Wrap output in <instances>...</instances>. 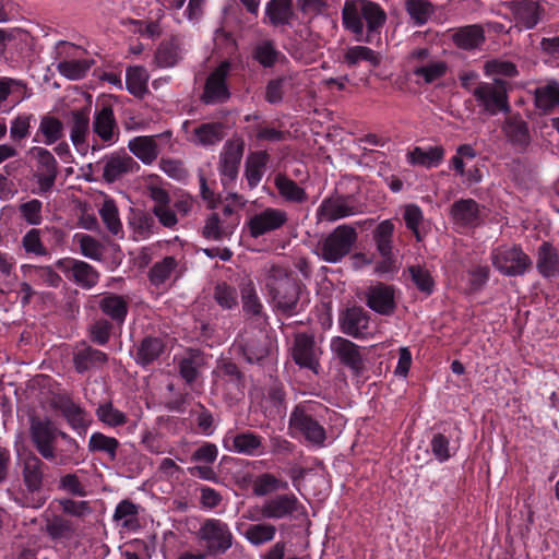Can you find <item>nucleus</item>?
<instances>
[{
  "instance_id": "1",
  "label": "nucleus",
  "mask_w": 559,
  "mask_h": 559,
  "mask_svg": "<svg viewBox=\"0 0 559 559\" xmlns=\"http://www.w3.org/2000/svg\"><path fill=\"white\" fill-rule=\"evenodd\" d=\"M329 408L316 401H305L297 404L288 419L289 435L294 438H304L317 448H323L328 439L324 428L325 415Z\"/></svg>"
},
{
  "instance_id": "2",
  "label": "nucleus",
  "mask_w": 559,
  "mask_h": 559,
  "mask_svg": "<svg viewBox=\"0 0 559 559\" xmlns=\"http://www.w3.org/2000/svg\"><path fill=\"white\" fill-rule=\"evenodd\" d=\"M263 281L276 309L288 314L297 311L300 286L286 269L277 265L266 266Z\"/></svg>"
},
{
  "instance_id": "3",
  "label": "nucleus",
  "mask_w": 559,
  "mask_h": 559,
  "mask_svg": "<svg viewBox=\"0 0 559 559\" xmlns=\"http://www.w3.org/2000/svg\"><path fill=\"white\" fill-rule=\"evenodd\" d=\"M386 14L376 2L369 0H346L342 9L344 27L359 40L365 25L368 33L378 32L385 23Z\"/></svg>"
},
{
  "instance_id": "4",
  "label": "nucleus",
  "mask_w": 559,
  "mask_h": 559,
  "mask_svg": "<svg viewBox=\"0 0 559 559\" xmlns=\"http://www.w3.org/2000/svg\"><path fill=\"white\" fill-rule=\"evenodd\" d=\"M356 239L354 227L340 225L318 241L314 253L324 262L338 263L350 252Z\"/></svg>"
},
{
  "instance_id": "5",
  "label": "nucleus",
  "mask_w": 559,
  "mask_h": 559,
  "mask_svg": "<svg viewBox=\"0 0 559 559\" xmlns=\"http://www.w3.org/2000/svg\"><path fill=\"white\" fill-rule=\"evenodd\" d=\"M473 96L480 110L490 116L510 111L508 83L503 80L477 83Z\"/></svg>"
},
{
  "instance_id": "6",
  "label": "nucleus",
  "mask_w": 559,
  "mask_h": 559,
  "mask_svg": "<svg viewBox=\"0 0 559 559\" xmlns=\"http://www.w3.org/2000/svg\"><path fill=\"white\" fill-rule=\"evenodd\" d=\"M66 235L59 228H31L21 238L20 247L26 257H49L64 243Z\"/></svg>"
},
{
  "instance_id": "7",
  "label": "nucleus",
  "mask_w": 559,
  "mask_h": 559,
  "mask_svg": "<svg viewBox=\"0 0 559 559\" xmlns=\"http://www.w3.org/2000/svg\"><path fill=\"white\" fill-rule=\"evenodd\" d=\"M60 431L49 418L31 417L29 436L38 453L47 461L57 460L56 441Z\"/></svg>"
},
{
  "instance_id": "8",
  "label": "nucleus",
  "mask_w": 559,
  "mask_h": 559,
  "mask_svg": "<svg viewBox=\"0 0 559 559\" xmlns=\"http://www.w3.org/2000/svg\"><path fill=\"white\" fill-rule=\"evenodd\" d=\"M492 265L506 276L523 275L532 265L531 258L519 246H500L491 252Z\"/></svg>"
},
{
  "instance_id": "9",
  "label": "nucleus",
  "mask_w": 559,
  "mask_h": 559,
  "mask_svg": "<svg viewBox=\"0 0 559 559\" xmlns=\"http://www.w3.org/2000/svg\"><path fill=\"white\" fill-rule=\"evenodd\" d=\"M198 537L210 555L225 554L234 540L228 524L218 519L205 520L198 531Z\"/></svg>"
},
{
  "instance_id": "10",
  "label": "nucleus",
  "mask_w": 559,
  "mask_h": 559,
  "mask_svg": "<svg viewBox=\"0 0 559 559\" xmlns=\"http://www.w3.org/2000/svg\"><path fill=\"white\" fill-rule=\"evenodd\" d=\"M243 152L245 142L241 139H231L224 144L217 166L224 188H229L236 181Z\"/></svg>"
},
{
  "instance_id": "11",
  "label": "nucleus",
  "mask_w": 559,
  "mask_h": 559,
  "mask_svg": "<svg viewBox=\"0 0 559 559\" xmlns=\"http://www.w3.org/2000/svg\"><path fill=\"white\" fill-rule=\"evenodd\" d=\"M229 60L222 61L207 76L201 100L206 105L226 103L230 92L226 79L231 70Z\"/></svg>"
},
{
  "instance_id": "12",
  "label": "nucleus",
  "mask_w": 559,
  "mask_h": 559,
  "mask_svg": "<svg viewBox=\"0 0 559 559\" xmlns=\"http://www.w3.org/2000/svg\"><path fill=\"white\" fill-rule=\"evenodd\" d=\"M322 350L310 334L299 333L294 338L292 357L300 367L311 370L314 374L320 370Z\"/></svg>"
},
{
  "instance_id": "13",
  "label": "nucleus",
  "mask_w": 559,
  "mask_h": 559,
  "mask_svg": "<svg viewBox=\"0 0 559 559\" xmlns=\"http://www.w3.org/2000/svg\"><path fill=\"white\" fill-rule=\"evenodd\" d=\"M288 214L278 207H265L252 215L247 222L251 237L259 238L263 235L281 229L286 225Z\"/></svg>"
},
{
  "instance_id": "14",
  "label": "nucleus",
  "mask_w": 559,
  "mask_h": 559,
  "mask_svg": "<svg viewBox=\"0 0 559 559\" xmlns=\"http://www.w3.org/2000/svg\"><path fill=\"white\" fill-rule=\"evenodd\" d=\"M27 155L36 162V180L41 191L50 190L58 176V163L50 151L43 146H33Z\"/></svg>"
},
{
  "instance_id": "15",
  "label": "nucleus",
  "mask_w": 559,
  "mask_h": 559,
  "mask_svg": "<svg viewBox=\"0 0 559 559\" xmlns=\"http://www.w3.org/2000/svg\"><path fill=\"white\" fill-rule=\"evenodd\" d=\"M186 140L197 146H213L225 138V127L221 122H204L192 127L190 121L182 123Z\"/></svg>"
},
{
  "instance_id": "16",
  "label": "nucleus",
  "mask_w": 559,
  "mask_h": 559,
  "mask_svg": "<svg viewBox=\"0 0 559 559\" xmlns=\"http://www.w3.org/2000/svg\"><path fill=\"white\" fill-rule=\"evenodd\" d=\"M223 447L228 452L257 456L263 453L262 438L250 431L236 433L227 431L223 438Z\"/></svg>"
},
{
  "instance_id": "17",
  "label": "nucleus",
  "mask_w": 559,
  "mask_h": 559,
  "mask_svg": "<svg viewBox=\"0 0 559 559\" xmlns=\"http://www.w3.org/2000/svg\"><path fill=\"white\" fill-rule=\"evenodd\" d=\"M55 266L64 273H71V278L83 288L94 287L98 280V272L88 263L71 258L59 259Z\"/></svg>"
},
{
  "instance_id": "18",
  "label": "nucleus",
  "mask_w": 559,
  "mask_h": 559,
  "mask_svg": "<svg viewBox=\"0 0 559 559\" xmlns=\"http://www.w3.org/2000/svg\"><path fill=\"white\" fill-rule=\"evenodd\" d=\"M333 355L354 373L360 374L365 368L359 346L342 336H334L330 343Z\"/></svg>"
},
{
  "instance_id": "19",
  "label": "nucleus",
  "mask_w": 559,
  "mask_h": 559,
  "mask_svg": "<svg viewBox=\"0 0 559 559\" xmlns=\"http://www.w3.org/2000/svg\"><path fill=\"white\" fill-rule=\"evenodd\" d=\"M92 130L94 134L106 145L115 144L119 139V127L116 121L114 109L104 106L96 110L93 117Z\"/></svg>"
},
{
  "instance_id": "20",
  "label": "nucleus",
  "mask_w": 559,
  "mask_h": 559,
  "mask_svg": "<svg viewBox=\"0 0 559 559\" xmlns=\"http://www.w3.org/2000/svg\"><path fill=\"white\" fill-rule=\"evenodd\" d=\"M508 7L516 22L526 29L535 27L542 21L545 10L536 0H512Z\"/></svg>"
},
{
  "instance_id": "21",
  "label": "nucleus",
  "mask_w": 559,
  "mask_h": 559,
  "mask_svg": "<svg viewBox=\"0 0 559 559\" xmlns=\"http://www.w3.org/2000/svg\"><path fill=\"white\" fill-rule=\"evenodd\" d=\"M370 319L362 308H348L340 318V326L343 333L355 338H366L371 332Z\"/></svg>"
},
{
  "instance_id": "22",
  "label": "nucleus",
  "mask_w": 559,
  "mask_h": 559,
  "mask_svg": "<svg viewBox=\"0 0 559 559\" xmlns=\"http://www.w3.org/2000/svg\"><path fill=\"white\" fill-rule=\"evenodd\" d=\"M300 507L301 504L295 495H278L262 504L263 519L281 520L289 518L297 513Z\"/></svg>"
},
{
  "instance_id": "23",
  "label": "nucleus",
  "mask_w": 559,
  "mask_h": 559,
  "mask_svg": "<svg viewBox=\"0 0 559 559\" xmlns=\"http://www.w3.org/2000/svg\"><path fill=\"white\" fill-rule=\"evenodd\" d=\"M355 213V207L347 198L336 195L324 199L317 209L316 216L319 222H335Z\"/></svg>"
},
{
  "instance_id": "24",
  "label": "nucleus",
  "mask_w": 559,
  "mask_h": 559,
  "mask_svg": "<svg viewBox=\"0 0 559 559\" xmlns=\"http://www.w3.org/2000/svg\"><path fill=\"white\" fill-rule=\"evenodd\" d=\"M138 168V163L127 153L110 154L103 159V178L107 182H114Z\"/></svg>"
},
{
  "instance_id": "25",
  "label": "nucleus",
  "mask_w": 559,
  "mask_h": 559,
  "mask_svg": "<svg viewBox=\"0 0 559 559\" xmlns=\"http://www.w3.org/2000/svg\"><path fill=\"white\" fill-rule=\"evenodd\" d=\"M52 406L61 412L73 429L80 430L87 427L90 421L87 413L69 396L58 395L53 399Z\"/></svg>"
},
{
  "instance_id": "26",
  "label": "nucleus",
  "mask_w": 559,
  "mask_h": 559,
  "mask_svg": "<svg viewBox=\"0 0 559 559\" xmlns=\"http://www.w3.org/2000/svg\"><path fill=\"white\" fill-rule=\"evenodd\" d=\"M502 132L510 143L525 147L531 141L527 122L520 114H510L502 124Z\"/></svg>"
},
{
  "instance_id": "27",
  "label": "nucleus",
  "mask_w": 559,
  "mask_h": 559,
  "mask_svg": "<svg viewBox=\"0 0 559 559\" xmlns=\"http://www.w3.org/2000/svg\"><path fill=\"white\" fill-rule=\"evenodd\" d=\"M367 305L380 314H391L395 309L393 288L383 284L370 287L367 293Z\"/></svg>"
},
{
  "instance_id": "28",
  "label": "nucleus",
  "mask_w": 559,
  "mask_h": 559,
  "mask_svg": "<svg viewBox=\"0 0 559 559\" xmlns=\"http://www.w3.org/2000/svg\"><path fill=\"white\" fill-rule=\"evenodd\" d=\"M536 269L546 278L559 275V252L548 241H544L537 249Z\"/></svg>"
},
{
  "instance_id": "29",
  "label": "nucleus",
  "mask_w": 559,
  "mask_h": 559,
  "mask_svg": "<svg viewBox=\"0 0 559 559\" xmlns=\"http://www.w3.org/2000/svg\"><path fill=\"white\" fill-rule=\"evenodd\" d=\"M451 216L456 225L474 227L479 224V205L473 199L455 201L451 207Z\"/></svg>"
},
{
  "instance_id": "30",
  "label": "nucleus",
  "mask_w": 559,
  "mask_h": 559,
  "mask_svg": "<svg viewBox=\"0 0 559 559\" xmlns=\"http://www.w3.org/2000/svg\"><path fill=\"white\" fill-rule=\"evenodd\" d=\"M270 156L265 151L250 153L245 162V178L250 189H254L261 182Z\"/></svg>"
},
{
  "instance_id": "31",
  "label": "nucleus",
  "mask_w": 559,
  "mask_h": 559,
  "mask_svg": "<svg viewBox=\"0 0 559 559\" xmlns=\"http://www.w3.org/2000/svg\"><path fill=\"white\" fill-rule=\"evenodd\" d=\"M129 151L144 165H151L159 155L155 135H140L128 143Z\"/></svg>"
},
{
  "instance_id": "32",
  "label": "nucleus",
  "mask_w": 559,
  "mask_h": 559,
  "mask_svg": "<svg viewBox=\"0 0 559 559\" xmlns=\"http://www.w3.org/2000/svg\"><path fill=\"white\" fill-rule=\"evenodd\" d=\"M99 309L104 314L109 317L118 325H122L126 321L129 304L126 297L108 293L99 300Z\"/></svg>"
},
{
  "instance_id": "33",
  "label": "nucleus",
  "mask_w": 559,
  "mask_h": 559,
  "mask_svg": "<svg viewBox=\"0 0 559 559\" xmlns=\"http://www.w3.org/2000/svg\"><path fill=\"white\" fill-rule=\"evenodd\" d=\"M64 133L63 123L57 117L45 115L40 118L34 142L52 145L62 139Z\"/></svg>"
},
{
  "instance_id": "34",
  "label": "nucleus",
  "mask_w": 559,
  "mask_h": 559,
  "mask_svg": "<svg viewBox=\"0 0 559 559\" xmlns=\"http://www.w3.org/2000/svg\"><path fill=\"white\" fill-rule=\"evenodd\" d=\"M444 157V148L440 145L429 146L427 148L416 146L406 155L408 164L421 166L425 168L437 167Z\"/></svg>"
},
{
  "instance_id": "35",
  "label": "nucleus",
  "mask_w": 559,
  "mask_h": 559,
  "mask_svg": "<svg viewBox=\"0 0 559 559\" xmlns=\"http://www.w3.org/2000/svg\"><path fill=\"white\" fill-rule=\"evenodd\" d=\"M107 361V355L96 348L83 346L78 348L73 356L75 370L83 373L93 368H99Z\"/></svg>"
},
{
  "instance_id": "36",
  "label": "nucleus",
  "mask_w": 559,
  "mask_h": 559,
  "mask_svg": "<svg viewBox=\"0 0 559 559\" xmlns=\"http://www.w3.org/2000/svg\"><path fill=\"white\" fill-rule=\"evenodd\" d=\"M236 230V222H225L219 213H212L205 221L203 236L206 239L221 241L229 238Z\"/></svg>"
},
{
  "instance_id": "37",
  "label": "nucleus",
  "mask_w": 559,
  "mask_h": 559,
  "mask_svg": "<svg viewBox=\"0 0 559 559\" xmlns=\"http://www.w3.org/2000/svg\"><path fill=\"white\" fill-rule=\"evenodd\" d=\"M178 371L180 377L187 382L192 383L199 377L200 369L204 365L203 355L197 349H188L178 359Z\"/></svg>"
},
{
  "instance_id": "38",
  "label": "nucleus",
  "mask_w": 559,
  "mask_h": 559,
  "mask_svg": "<svg viewBox=\"0 0 559 559\" xmlns=\"http://www.w3.org/2000/svg\"><path fill=\"white\" fill-rule=\"evenodd\" d=\"M21 272L24 276L33 277L38 284L47 287L57 288L62 283L61 276L52 265L22 264Z\"/></svg>"
},
{
  "instance_id": "39",
  "label": "nucleus",
  "mask_w": 559,
  "mask_h": 559,
  "mask_svg": "<svg viewBox=\"0 0 559 559\" xmlns=\"http://www.w3.org/2000/svg\"><path fill=\"white\" fill-rule=\"evenodd\" d=\"M90 134V115L85 109L74 110L70 114V140L75 147L85 144Z\"/></svg>"
},
{
  "instance_id": "40",
  "label": "nucleus",
  "mask_w": 559,
  "mask_h": 559,
  "mask_svg": "<svg viewBox=\"0 0 559 559\" xmlns=\"http://www.w3.org/2000/svg\"><path fill=\"white\" fill-rule=\"evenodd\" d=\"M274 185L278 194L287 202L304 203L308 199V194L305 189L285 175H276Z\"/></svg>"
},
{
  "instance_id": "41",
  "label": "nucleus",
  "mask_w": 559,
  "mask_h": 559,
  "mask_svg": "<svg viewBox=\"0 0 559 559\" xmlns=\"http://www.w3.org/2000/svg\"><path fill=\"white\" fill-rule=\"evenodd\" d=\"M270 23L277 27L288 25L294 15L293 0H271L265 7Z\"/></svg>"
},
{
  "instance_id": "42",
  "label": "nucleus",
  "mask_w": 559,
  "mask_h": 559,
  "mask_svg": "<svg viewBox=\"0 0 559 559\" xmlns=\"http://www.w3.org/2000/svg\"><path fill=\"white\" fill-rule=\"evenodd\" d=\"M164 349V342L159 337L147 336L138 346L134 359L136 364L147 366L158 359Z\"/></svg>"
},
{
  "instance_id": "43",
  "label": "nucleus",
  "mask_w": 559,
  "mask_h": 559,
  "mask_svg": "<svg viewBox=\"0 0 559 559\" xmlns=\"http://www.w3.org/2000/svg\"><path fill=\"white\" fill-rule=\"evenodd\" d=\"M242 309L246 314L258 317L263 311V305L258 296L255 285L250 277H245L239 284Z\"/></svg>"
},
{
  "instance_id": "44",
  "label": "nucleus",
  "mask_w": 559,
  "mask_h": 559,
  "mask_svg": "<svg viewBox=\"0 0 559 559\" xmlns=\"http://www.w3.org/2000/svg\"><path fill=\"white\" fill-rule=\"evenodd\" d=\"M139 510L140 507L138 504L124 499L117 504L112 520L122 528L135 530L139 527Z\"/></svg>"
},
{
  "instance_id": "45",
  "label": "nucleus",
  "mask_w": 559,
  "mask_h": 559,
  "mask_svg": "<svg viewBox=\"0 0 559 559\" xmlns=\"http://www.w3.org/2000/svg\"><path fill=\"white\" fill-rule=\"evenodd\" d=\"M44 463L35 454H28L24 460L23 478L28 490L37 491L43 484Z\"/></svg>"
},
{
  "instance_id": "46",
  "label": "nucleus",
  "mask_w": 559,
  "mask_h": 559,
  "mask_svg": "<svg viewBox=\"0 0 559 559\" xmlns=\"http://www.w3.org/2000/svg\"><path fill=\"white\" fill-rule=\"evenodd\" d=\"M454 44L462 49H474L485 40L484 29L479 25H467L459 28L453 35Z\"/></svg>"
},
{
  "instance_id": "47",
  "label": "nucleus",
  "mask_w": 559,
  "mask_h": 559,
  "mask_svg": "<svg viewBox=\"0 0 559 559\" xmlns=\"http://www.w3.org/2000/svg\"><path fill=\"white\" fill-rule=\"evenodd\" d=\"M215 383L224 389L240 390L242 376L234 362L225 361L215 370Z\"/></svg>"
},
{
  "instance_id": "48",
  "label": "nucleus",
  "mask_w": 559,
  "mask_h": 559,
  "mask_svg": "<svg viewBox=\"0 0 559 559\" xmlns=\"http://www.w3.org/2000/svg\"><path fill=\"white\" fill-rule=\"evenodd\" d=\"M276 527L271 523H255L247 527L243 533L246 540L254 547L271 543L276 535Z\"/></svg>"
},
{
  "instance_id": "49",
  "label": "nucleus",
  "mask_w": 559,
  "mask_h": 559,
  "mask_svg": "<svg viewBox=\"0 0 559 559\" xmlns=\"http://www.w3.org/2000/svg\"><path fill=\"white\" fill-rule=\"evenodd\" d=\"M150 75L145 68L135 66L127 69L126 87L132 95L143 97L147 93Z\"/></svg>"
},
{
  "instance_id": "50",
  "label": "nucleus",
  "mask_w": 559,
  "mask_h": 559,
  "mask_svg": "<svg viewBox=\"0 0 559 559\" xmlns=\"http://www.w3.org/2000/svg\"><path fill=\"white\" fill-rule=\"evenodd\" d=\"M270 341L263 332H259L255 337L246 341L242 346L243 355L249 362H258L267 356Z\"/></svg>"
},
{
  "instance_id": "51",
  "label": "nucleus",
  "mask_w": 559,
  "mask_h": 559,
  "mask_svg": "<svg viewBox=\"0 0 559 559\" xmlns=\"http://www.w3.org/2000/svg\"><path fill=\"white\" fill-rule=\"evenodd\" d=\"M119 441L114 437H108L102 432H94L91 435L87 449L90 452H103L110 461L117 457Z\"/></svg>"
},
{
  "instance_id": "52",
  "label": "nucleus",
  "mask_w": 559,
  "mask_h": 559,
  "mask_svg": "<svg viewBox=\"0 0 559 559\" xmlns=\"http://www.w3.org/2000/svg\"><path fill=\"white\" fill-rule=\"evenodd\" d=\"M280 57L281 52L270 39L259 40L253 46L252 58L264 68L273 67Z\"/></svg>"
},
{
  "instance_id": "53",
  "label": "nucleus",
  "mask_w": 559,
  "mask_h": 559,
  "mask_svg": "<svg viewBox=\"0 0 559 559\" xmlns=\"http://www.w3.org/2000/svg\"><path fill=\"white\" fill-rule=\"evenodd\" d=\"M182 57V49L177 39H170L162 43L155 60L159 67L170 68L176 66Z\"/></svg>"
},
{
  "instance_id": "54",
  "label": "nucleus",
  "mask_w": 559,
  "mask_h": 559,
  "mask_svg": "<svg viewBox=\"0 0 559 559\" xmlns=\"http://www.w3.org/2000/svg\"><path fill=\"white\" fill-rule=\"evenodd\" d=\"M92 64L90 59L63 60L58 63L57 70L64 78L75 81L85 76Z\"/></svg>"
},
{
  "instance_id": "55",
  "label": "nucleus",
  "mask_w": 559,
  "mask_h": 559,
  "mask_svg": "<svg viewBox=\"0 0 559 559\" xmlns=\"http://www.w3.org/2000/svg\"><path fill=\"white\" fill-rule=\"evenodd\" d=\"M394 225L391 221L381 222L373 234L377 249L383 258L392 255V237Z\"/></svg>"
},
{
  "instance_id": "56",
  "label": "nucleus",
  "mask_w": 559,
  "mask_h": 559,
  "mask_svg": "<svg viewBox=\"0 0 559 559\" xmlns=\"http://www.w3.org/2000/svg\"><path fill=\"white\" fill-rule=\"evenodd\" d=\"M536 107L547 112L559 105V86L557 83L538 87L535 92Z\"/></svg>"
},
{
  "instance_id": "57",
  "label": "nucleus",
  "mask_w": 559,
  "mask_h": 559,
  "mask_svg": "<svg viewBox=\"0 0 559 559\" xmlns=\"http://www.w3.org/2000/svg\"><path fill=\"white\" fill-rule=\"evenodd\" d=\"M344 60L350 67L356 66L360 61H367L371 66L378 67L381 61L379 55L366 46L349 47L344 55Z\"/></svg>"
},
{
  "instance_id": "58",
  "label": "nucleus",
  "mask_w": 559,
  "mask_h": 559,
  "mask_svg": "<svg viewBox=\"0 0 559 559\" xmlns=\"http://www.w3.org/2000/svg\"><path fill=\"white\" fill-rule=\"evenodd\" d=\"M178 263L174 257H165L156 262L150 270V281L153 285L159 286L170 278Z\"/></svg>"
},
{
  "instance_id": "59",
  "label": "nucleus",
  "mask_w": 559,
  "mask_h": 559,
  "mask_svg": "<svg viewBox=\"0 0 559 559\" xmlns=\"http://www.w3.org/2000/svg\"><path fill=\"white\" fill-rule=\"evenodd\" d=\"M287 483L280 480L270 473H264L253 480L252 490L255 496L263 497L280 489H287Z\"/></svg>"
},
{
  "instance_id": "60",
  "label": "nucleus",
  "mask_w": 559,
  "mask_h": 559,
  "mask_svg": "<svg viewBox=\"0 0 559 559\" xmlns=\"http://www.w3.org/2000/svg\"><path fill=\"white\" fill-rule=\"evenodd\" d=\"M130 226L135 240L147 239L154 233V218L146 213H135L130 219Z\"/></svg>"
},
{
  "instance_id": "61",
  "label": "nucleus",
  "mask_w": 559,
  "mask_h": 559,
  "mask_svg": "<svg viewBox=\"0 0 559 559\" xmlns=\"http://www.w3.org/2000/svg\"><path fill=\"white\" fill-rule=\"evenodd\" d=\"M99 215L107 229L114 236H118L122 233V224L119 218V212L112 200L104 201L102 207L99 209Z\"/></svg>"
},
{
  "instance_id": "62",
  "label": "nucleus",
  "mask_w": 559,
  "mask_h": 559,
  "mask_svg": "<svg viewBox=\"0 0 559 559\" xmlns=\"http://www.w3.org/2000/svg\"><path fill=\"white\" fill-rule=\"evenodd\" d=\"M35 120L32 114H19L11 120L10 139L13 142H20L31 134L32 122Z\"/></svg>"
},
{
  "instance_id": "63",
  "label": "nucleus",
  "mask_w": 559,
  "mask_h": 559,
  "mask_svg": "<svg viewBox=\"0 0 559 559\" xmlns=\"http://www.w3.org/2000/svg\"><path fill=\"white\" fill-rule=\"evenodd\" d=\"M405 8L415 25H424L433 13L432 5L427 0H407Z\"/></svg>"
},
{
  "instance_id": "64",
  "label": "nucleus",
  "mask_w": 559,
  "mask_h": 559,
  "mask_svg": "<svg viewBox=\"0 0 559 559\" xmlns=\"http://www.w3.org/2000/svg\"><path fill=\"white\" fill-rule=\"evenodd\" d=\"M97 418L109 427L122 426L127 423V416L114 407L111 403H103L96 409Z\"/></svg>"
}]
</instances>
